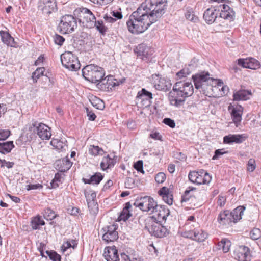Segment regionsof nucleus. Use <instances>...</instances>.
<instances>
[{"label":"nucleus","instance_id":"nucleus-28","mask_svg":"<svg viewBox=\"0 0 261 261\" xmlns=\"http://www.w3.org/2000/svg\"><path fill=\"white\" fill-rule=\"evenodd\" d=\"M193 62L195 63L194 60H192L191 62V63L188 65V67H185L180 71L176 73V75L181 79L182 77H186L187 75L190 74L192 71L193 70L196 66V65L193 64Z\"/></svg>","mask_w":261,"mask_h":261},{"label":"nucleus","instance_id":"nucleus-19","mask_svg":"<svg viewBox=\"0 0 261 261\" xmlns=\"http://www.w3.org/2000/svg\"><path fill=\"white\" fill-rule=\"evenodd\" d=\"M217 9H220L219 14L220 17L225 19H232L234 15V12L227 5H220Z\"/></svg>","mask_w":261,"mask_h":261},{"label":"nucleus","instance_id":"nucleus-49","mask_svg":"<svg viewBox=\"0 0 261 261\" xmlns=\"http://www.w3.org/2000/svg\"><path fill=\"white\" fill-rule=\"evenodd\" d=\"M250 236L253 240H258L261 237V231L259 229L254 228L250 232Z\"/></svg>","mask_w":261,"mask_h":261},{"label":"nucleus","instance_id":"nucleus-29","mask_svg":"<svg viewBox=\"0 0 261 261\" xmlns=\"http://www.w3.org/2000/svg\"><path fill=\"white\" fill-rule=\"evenodd\" d=\"M103 179V176L100 173H96L94 175H92L89 179H86L83 178V181L87 184H98L101 180Z\"/></svg>","mask_w":261,"mask_h":261},{"label":"nucleus","instance_id":"nucleus-40","mask_svg":"<svg viewBox=\"0 0 261 261\" xmlns=\"http://www.w3.org/2000/svg\"><path fill=\"white\" fill-rule=\"evenodd\" d=\"M77 245V243L76 240H72L69 241H67L64 243L62 245L61 250L64 252L69 248H72L73 249H74L76 247Z\"/></svg>","mask_w":261,"mask_h":261},{"label":"nucleus","instance_id":"nucleus-13","mask_svg":"<svg viewBox=\"0 0 261 261\" xmlns=\"http://www.w3.org/2000/svg\"><path fill=\"white\" fill-rule=\"evenodd\" d=\"M38 9L44 14L49 15L57 10L55 0H40L38 3Z\"/></svg>","mask_w":261,"mask_h":261},{"label":"nucleus","instance_id":"nucleus-58","mask_svg":"<svg viewBox=\"0 0 261 261\" xmlns=\"http://www.w3.org/2000/svg\"><path fill=\"white\" fill-rule=\"evenodd\" d=\"M65 41V39L59 35H56L54 38V41L56 44L61 46Z\"/></svg>","mask_w":261,"mask_h":261},{"label":"nucleus","instance_id":"nucleus-10","mask_svg":"<svg viewBox=\"0 0 261 261\" xmlns=\"http://www.w3.org/2000/svg\"><path fill=\"white\" fill-rule=\"evenodd\" d=\"M151 214L152 217L157 222L161 223L166 221L167 217L170 214V211L165 206L157 204Z\"/></svg>","mask_w":261,"mask_h":261},{"label":"nucleus","instance_id":"nucleus-57","mask_svg":"<svg viewBox=\"0 0 261 261\" xmlns=\"http://www.w3.org/2000/svg\"><path fill=\"white\" fill-rule=\"evenodd\" d=\"M86 110L88 119L90 121H94L96 118V115L88 108H86Z\"/></svg>","mask_w":261,"mask_h":261},{"label":"nucleus","instance_id":"nucleus-3","mask_svg":"<svg viewBox=\"0 0 261 261\" xmlns=\"http://www.w3.org/2000/svg\"><path fill=\"white\" fill-rule=\"evenodd\" d=\"M82 74L86 80L97 84L104 76L105 72L102 68L90 64L83 69Z\"/></svg>","mask_w":261,"mask_h":261},{"label":"nucleus","instance_id":"nucleus-42","mask_svg":"<svg viewBox=\"0 0 261 261\" xmlns=\"http://www.w3.org/2000/svg\"><path fill=\"white\" fill-rule=\"evenodd\" d=\"M196 188L193 187H189L188 188V189H187L184 194L182 196V202H186L189 200L193 201V199L195 198L194 197L192 196L191 195H189L190 192L192 191L195 190Z\"/></svg>","mask_w":261,"mask_h":261},{"label":"nucleus","instance_id":"nucleus-20","mask_svg":"<svg viewBox=\"0 0 261 261\" xmlns=\"http://www.w3.org/2000/svg\"><path fill=\"white\" fill-rule=\"evenodd\" d=\"M217 220L220 224L224 226L231 225L232 223H233L231 214L228 210L221 212L218 215Z\"/></svg>","mask_w":261,"mask_h":261},{"label":"nucleus","instance_id":"nucleus-4","mask_svg":"<svg viewBox=\"0 0 261 261\" xmlns=\"http://www.w3.org/2000/svg\"><path fill=\"white\" fill-rule=\"evenodd\" d=\"M195 88L201 89L203 94H205V90L212 89L213 83L215 80L210 77L208 72L203 71L192 76Z\"/></svg>","mask_w":261,"mask_h":261},{"label":"nucleus","instance_id":"nucleus-2","mask_svg":"<svg viewBox=\"0 0 261 261\" xmlns=\"http://www.w3.org/2000/svg\"><path fill=\"white\" fill-rule=\"evenodd\" d=\"M194 88L191 82H176L170 92L169 100L172 106L179 107L183 105L186 98L191 96Z\"/></svg>","mask_w":261,"mask_h":261},{"label":"nucleus","instance_id":"nucleus-1","mask_svg":"<svg viewBox=\"0 0 261 261\" xmlns=\"http://www.w3.org/2000/svg\"><path fill=\"white\" fill-rule=\"evenodd\" d=\"M166 3L163 0H145L129 16L127 21L128 30L139 34L146 30L165 13Z\"/></svg>","mask_w":261,"mask_h":261},{"label":"nucleus","instance_id":"nucleus-32","mask_svg":"<svg viewBox=\"0 0 261 261\" xmlns=\"http://www.w3.org/2000/svg\"><path fill=\"white\" fill-rule=\"evenodd\" d=\"M14 147L12 141L0 142V152L6 154L10 152Z\"/></svg>","mask_w":261,"mask_h":261},{"label":"nucleus","instance_id":"nucleus-38","mask_svg":"<svg viewBox=\"0 0 261 261\" xmlns=\"http://www.w3.org/2000/svg\"><path fill=\"white\" fill-rule=\"evenodd\" d=\"M93 27H95L96 30L102 35L106 34L107 32L108 28L104 25L102 20L96 21L95 20Z\"/></svg>","mask_w":261,"mask_h":261},{"label":"nucleus","instance_id":"nucleus-47","mask_svg":"<svg viewBox=\"0 0 261 261\" xmlns=\"http://www.w3.org/2000/svg\"><path fill=\"white\" fill-rule=\"evenodd\" d=\"M59 164L65 165V167H63L60 170L61 171H66L70 169L72 166V163L68 159H63L59 161Z\"/></svg>","mask_w":261,"mask_h":261},{"label":"nucleus","instance_id":"nucleus-16","mask_svg":"<svg viewBox=\"0 0 261 261\" xmlns=\"http://www.w3.org/2000/svg\"><path fill=\"white\" fill-rule=\"evenodd\" d=\"M238 64L244 68L256 69L259 68L260 63L257 60L251 58L249 59H240Z\"/></svg>","mask_w":261,"mask_h":261},{"label":"nucleus","instance_id":"nucleus-18","mask_svg":"<svg viewBox=\"0 0 261 261\" xmlns=\"http://www.w3.org/2000/svg\"><path fill=\"white\" fill-rule=\"evenodd\" d=\"M219 11L220 9H217L215 7L208 8L204 12L203 18L207 23L212 24L216 20Z\"/></svg>","mask_w":261,"mask_h":261},{"label":"nucleus","instance_id":"nucleus-22","mask_svg":"<svg viewBox=\"0 0 261 261\" xmlns=\"http://www.w3.org/2000/svg\"><path fill=\"white\" fill-rule=\"evenodd\" d=\"M247 137L244 134L232 135L229 134L223 138V142L225 144L241 143L245 141Z\"/></svg>","mask_w":261,"mask_h":261},{"label":"nucleus","instance_id":"nucleus-24","mask_svg":"<svg viewBox=\"0 0 261 261\" xmlns=\"http://www.w3.org/2000/svg\"><path fill=\"white\" fill-rule=\"evenodd\" d=\"M135 52L138 56H141L142 59L147 58L148 56L151 54V49L144 44L139 45L135 49Z\"/></svg>","mask_w":261,"mask_h":261},{"label":"nucleus","instance_id":"nucleus-26","mask_svg":"<svg viewBox=\"0 0 261 261\" xmlns=\"http://www.w3.org/2000/svg\"><path fill=\"white\" fill-rule=\"evenodd\" d=\"M243 108L241 106L233 107L231 111V116L234 123L238 125L242 120Z\"/></svg>","mask_w":261,"mask_h":261},{"label":"nucleus","instance_id":"nucleus-9","mask_svg":"<svg viewBox=\"0 0 261 261\" xmlns=\"http://www.w3.org/2000/svg\"><path fill=\"white\" fill-rule=\"evenodd\" d=\"M116 225L112 224L104 227L101 230L102 233L103 241L108 243L114 242L118 238V233L116 231Z\"/></svg>","mask_w":261,"mask_h":261},{"label":"nucleus","instance_id":"nucleus-44","mask_svg":"<svg viewBox=\"0 0 261 261\" xmlns=\"http://www.w3.org/2000/svg\"><path fill=\"white\" fill-rule=\"evenodd\" d=\"M199 173L200 174H203L204 173V170L203 169L200 170L199 171H190L189 173L188 177L189 180L193 183H195L197 180V178L199 175Z\"/></svg>","mask_w":261,"mask_h":261},{"label":"nucleus","instance_id":"nucleus-54","mask_svg":"<svg viewBox=\"0 0 261 261\" xmlns=\"http://www.w3.org/2000/svg\"><path fill=\"white\" fill-rule=\"evenodd\" d=\"M143 161L141 160H139L137 161L136 163L134 164V167L136 169L138 172H140L142 173H144V171L143 169Z\"/></svg>","mask_w":261,"mask_h":261},{"label":"nucleus","instance_id":"nucleus-60","mask_svg":"<svg viewBox=\"0 0 261 261\" xmlns=\"http://www.w3.org/2000/svg\"><path fill=\"white\" fill-rule=\"evenodd\" d=\"M42 188H43L42 185L40 184H30V185H28L27 186V190L41 189Z\"/></svg>","mask_w":261,"mask_h":261},{"label":"nucleus","instance_id":"nucleus-11","mask_svg":"<svg viewBox=\"0 0 261 261\" xmlns=\"http://www.w3.org/2000/svg\"><path fill=\"white\" fill-rule=\"evenodd\" d=\"M152 99V94L150 92L143 88L137 93L136 101L137 103H140L142 107H148L151 104V99Z\"/></svg>","mask_w":261,"mask_h":261},{"label":"nucleus","instance_id":"nucleus-37","mask_svg":"<svg viewBox=\"0 0 261 261\" xmlns=\"http://www.w3.org/2000/svg\"><path fill=\"white\" fill-rule=\"evenodd\" d=\"M185 17L187 20L194 22L198 20V17L194 14L193 8L189 7L186 8Z\"/></svg>","mask_w":261,"mask_h":261},{"label":"nucleus","instance_id":"nucleus-59","mask_svg":"<svg viewBox=\"0 0 261 261\" xmlns=\"http://www.w3.org/2000/svg\"><path fill=\"white\" fill-rule=\"evenodd\" d=\"M163 122L170 126L171 128H174L175 126L174 121L170 118H166L163 120Z\"/></svg>","mask_w":261,"mask_h":261},{"label":"nucleus","instance_id":"nucleus-50","mask_svg":"<svg viewBox=\"0 0 261 261\" xmlns=\"http://www.w3.org/2000/svg\"><path fill=\"white\" fill-rule=\"evenodd\" d=\"M47 254L53 261H61V256L54 251H47Z\"/></svg>","mask_w":261,"mask_h":261},{"label":"nucleus","instance_id":"nucleus-64","mask_svg":"<svg viewBox=\"0 0 261 261\" xmlns=\"http://www.w3.org/2000/svg\"><path fill=\"white\" fill-rule=\"evenodd\" d=\"M194 230L192 231H186L183 233V236L186 238H190L194 240Z\"/></svg>","mask_w":261,"mask_h":261},{"label":"nucleus","instance_id":"nucleus-61","mask_svg":"<svg viewBox=\"0 0 261 261\" xmlns=\"http://www.w3.org/2000/svg\"><path fill=\"white\" fill-rule=\"evenodd\" d=\"M127 258L129 261H141V258L135 253L130 254L127 256Z\"/></svg>","mask_w":261,"mask_h":261},{"label":"nucleus","instance_id":"nucleus-17","mask_svg":"<svg viewBox=\"0 0 261 261\" xmlns=\"http://www.w3.org/2000/svg\"><path fill=\"white\" fill-rule=\"evenodd\" d=\"M107 261H119L118 251L115 246L105 248L103 254Z\"/></svg>","mask_w":261,"mask_h":261},{"label":"nucleus","instance_id":"nucleus-48","mask_svg":"<svg viewBox=\"0 0 261 261\" xmlns=\"http://www.w3.org/2000/svg\"><path fill=\"white\" fill-rule=\"evenodd\" d=\"M56 215L55 214V212L50 208H48L45 210L44 217V218L46 219L47 220H53L56 218Z\"/></svg>","mask_w":261,"mask_h":261},{"label":"nucleus","instance_id":"nucleus-56","mask_svg":"<svg viewBox=\"0 0 261 261\" xmlns=\"http://www.w3.org/2000/svg\"><path fill=\"white\" fill-rule=\"evenodd\" d=\"M125 186L128 189L133 188L135 186L134 179L132 178H127L125 182Z\"/></svg>","mask_w":261,"mask_h":261},{"label":"nucleus","instance_id":"nucleus-6","mask_svg":"<svg viewBox=\"0 0 261 261\" xmlns=\"http://www.w3.org/2000/svg\"><path fill=\"white\" fill-rule=\"evenodd\" d=\"M62 64L71 71H77L80 68V63L77 58L71 51H65L61 55Z\"/></svg>","mask_w":261,"mask_h":261},{"label":"nucleus","instance_id":"nucleus-33","mask_svg":"<svg viewBox=\"0 0 261 261\" xmlns=\"http://www.w3.org/2000/svg\"><path fill=\"white\" fill-rule=\"evenodd\" d=\"M131 207L132 205L129 202H127L125 204V206L123 208L119 216L120 220L126 221L130 218L131 214L130 213L129 209Z\"/></svg>","mask_w":261,"mask_h":261},{"label":"nucleus","instance_id":"nucleus-46","mask_svg":"<svg viewBox=\"0 0 261 261\" xmlns=\"http://www.w3.org/2000/svg\"><path fill=\"white\" fill-rule=\"evenodd\" d=\"M45 69L43 67L38 68L33 73L32 75V79L34 82H36L41 75L43 74Z\"/></svg>","mask_w":261,"mask_h":261},{"label":"nucleus","instance_id":"nucleus-63","mask_svg":"<svg viewBox=\"0 0 261 261\" xmlns=\"http://www.w3.org/2000/svg\"><path fill=\"white\" fill-rule=\"evenodd\" d=\"M111 14L112 15V16L114 17L115 19H116V20L117 19H119L122 18V14L121 12L119 11H113L111 12Z\"/></svg>","mask_w":261,"mask_h":261},{"label":"nucleus","instance_id":"nucleus-35","mask_svg":"<svg viewBox=\"0 0 261 261\" xmlns=\"http://www.w3.org/2000/svg\"><path fill=\"white\" fill-rule=\"evenodd\" d=\"M194 240L198 242L204 241L207 238V234L202 229H194Z\"/></svg>","mask_w":261,"mask_h":261},{"label":"nucleus","instance_id":"nucleus-53","mask_svg":"<svg viewBox=\"0 0 261 261\" xmlns=\"http://www.w3.org/2000/svg\"><path fill=\"white\" fill-rule=\"evenodd\" d=\"M256 168L255 161L253 159H250L248 162L247 170L253 172Z\"/></svg>","mask_w":261,"mask_h":261},{"label":"nucleus","instance_id":"nucleus-25","mask_svg":"<svg viewBox=\"0 0 261 261\" xmlns=\"http://www.w3.org/2000/svg\"><path fill=\"white\" fill-rule=\"evenodd\" d=\"M251 92L249 90H240L233 93V100L236 101L246 100L249 98Z\"/></svg>","mask_w":261,"mask_h":261},{"label":"nucleus","instance_id":"nucleus-31","mask_svg":"<svg viewBox=\"0 0 261 261\" xmlns=\"http://www.w3.org/2000/svg\"><path fill=\"white\" fill-rule=\"evenodd\" d=\"M115 162L111 158L109 155L103 158L100 163V167L102 170H106L107 169L111 168L113 167Z\"/></svg>","mask_w":261,"mask_h":261},{"label":"nucleus","instance_id":"nucleus-62","mask_svg":"<svg viewBox=\"0 0 261 261\" xmlns=\"http://www.w3.org/2000/svg\"><path fill=\"white\" fill-rule=\"evenodd\" d=\"M203 184H208L212 179L211 176L209 175V174L207 172H205V171L204 173L203 174Z\"/></svg>","mask_w":261,"mask_h":261},{"label":"nucleus","instance_id":"nucleus-14","mask_svg":"<svg viewBox=\"0 0 261 261\" xmlns=\"http://www.w3.org/2000/svg\"><path fill=\"white\" fill-rule=\"evenodd\" d=\"M233 256L238 261H249L250 249L248 247L241 246L234 251Z\"/></svg>","mask_w":261,"mask_h":261},{"label":"nucleus","instance_id":"nucleus-55","mask_svg":"<svg viewBox=\"0 0 261 261\" xmlns=\"http://www.w3.org/2000/svg\"><path fill=\"white\" fill-rule=\"evenodd\" d=\"M155 179L158 183H163L166 179V175L163 172H160L156 175Z\"/></svg>","mask_w":261,"mask_h":261},{"label":"nucleus","instance_id":"nucleus-21","mask_svg":"<svg viewBox=\"0 0 261 261\" xmlns=\"http://www.w3.org/2000/svg\"><path fill=\"white\" fill-rule=\"evenodd\" d=\"M149 231L152 235L157 238H163L168 233L167 228L158 223L152 225Z\"/></svg>","mask_w":261,"mask_h":261},{"label":"nucleus","instance_id":"nucleus-15","mask_svg":"<svg viewBox=\"0 0 261 261\" xmlns=\"http://www.w3.org/2000/svg\"><path fill=\"white\" fill-rule=\"evenodd\" d=\"M118 85L117 81L112 76H108L106 78H102L97 84L101 90L107 91L111 90L113 87Z\"/></svg>","mask_w":261,"mask_h":261},{"label":"nucleus","instance_id":"nucleus-51","mask_svg":"<svg viewBox=\"0 0 261 261\" xmlns=\"http://www.w3.org/2000/svg\"><path fill=\"white\" fill-rule=\"evenodd\" d=\"M10 135L9 129H3L0 128V141H3L7 139Z\"/></svg>","mask_w":261,"mask_h":261},{"label":"nucleus","instance_id":"nucleus-27","mask_svg":"<svg viewBox=\"0 0 261 261\" xmlns=\"http://www.w3.org/2000/svg\"><path fill=\"white\" fill-rule=\"evenodd\" d=\"M245 207L243 206H239L232 212H230L233 223H236L238 220L242 219Z\"/></svg>","mask_w":261,"mask_h":261},{"label":"nucleus","instance_id":"nucleus-23","mask_svg":"<svg viewBox=\"0 0 261 261\" xmlns=\"http://www.w3.org/2000/svg\"><path fill=\"white\" fill-rule=\"evenodd\" d=\"M160 195L162 196L164 201L171 205L173 203V196L170 191V190L166 187H163L158 192Z\"/></svg>","mask_w":261,"mask_h":261},{"label":"nucleus","instance_id":"nucleus-12","mask_svg":"<svg viewBox=\"0 0 261 261\" xmlns=\"http://www.w3.org/2000/svg\"><path fill=\"white\" fill-rule=\"evenodd\" d=\"M36 132L39 137L42 140H49L51 136L50 128L43 123H35L33 124Z\"/></svg>","mask_w":261,"mask_h":261},{"label":"nucleus","instance_id":"nucleus-8","mask_svg":"<svg viewBox=\"0 0 261 261\" xmlns=\"http://www.w3.org/2000/svg\"><path fill=\"white\" fill-rule=\"evenodd\" d=\"M134 204L142 211L151 214L156 206L157 203L151 197L144 196L137 199Z\"/></svg>","mask_w":261,"mask_h":261},{"label":"nucleus","instance_id":"nucleus-30","mask_svg":"<svg viewBox=\"0 0 261 261\" xmlns=\"http://www.w3.org/2000/svg\"><path fill=\"white\" fill-rule=\"evenodd\" d=\"M0 35L2 38V41L8 46L11 47H15V42L14 38L6 32H0Z\"/></svg>","mask_w":261,"mask_h":261},{"label":"nucleus","instance_id":"nucleus-52","mask_svg":"<svg viewBox=\"0 0 261 261\" xmlns=\"http://www.w3.org/2000/svg\"><path fill=\"white\" fill-rule=\"evenodd\" d=\"M92 105L96 109L99 110H103L105 108V105L103 101L100 99H96L93 102H92Z\"/></svg>","mask_w":261,"mask_h":261},{"label":"nucleus","instance_id":"nucleus-7","mask_svg":"<svg viewBox=\"0 0 261 261\" xmlns=\"http://www.w3.org/2000/svg\"><path fill=\"white\" fill-rule=\"evenodd\" d=\"M77 27L75 18L71 15H65L62 16L59 24L60 32L63 34L71 33Z\"/></svg>","mask_w":261,"mask_h":261},{"label":"nucleus","instance_id":"nucleus-41","mask_svg":"<svg viewBox=\"0 0 261 261\" xmlns=\"http://www.w3.org/2000/svg\"><path fill=\"white\" fill-rule=\"evenodd\" d=\"M87 202L90 213L93 215H96L98 211V207L97 203L95 200L88 201Z\"/></svg>","mask_w":261,"mask_h":261},{"label":"nucleus","instance_id":"nucleus-45","mask_svg":"<svg viewBox=\"0 0 261 261\" xmlns=\"http://www.w3.org/2000/svg\"><path fill=\"white\" fill-rule=\"evenodd\" d=\"M103 151V150L98 146L91 145L89 149V153L94 156L102 154Z\"/></svg>","mask_w":261,"mask_h":261},{"label":"nucleus","instance_id":"nucleus-39","mask_svg":"<svg viewBox=\"0 0 261 261\" xmlns=\"http://www.w3.org/2000/svg\"><path fill=\"white\" fill-rule=\"evenodd\" d=\"M231 245L230 241L227 239H223L218 243V247L220 249L226 253L229 251Z\"/></svg>","mask_w":261,"mask_h":261},{"label":"nucleus","instance_id":"nucleus-5","mask_svg":"<svg viewBox=\"0 0 261 261\" xmlns=\"http://www.w3.org/2000/svg\"><path fill=\"white\" fill-rule=\"evenodd\" d=\"M74 15L80 22L85 23L87 27H92L96 17L92 12L86 8H79L74 11Z\"/></svg>","mask_w":261,"mask_h":261},{"label":"nucleus","instance_id":"nucleus-34","mask_svg":"<svg viewBox=\"0 0 261 261\" xmlns=\"http://www.w3.org/2000/svg\"><path fill=\"white\" fill-rule=\"evenodd\" d=\"M154 81L153 84L156 89L159 90H164L166 86L165 84V80L159 77V75H155L153 77Z\"/></svg>","mask_w":261,"mask_h":261},{"label":"nucleus","instance_id":"nucleus-43","mask_svg":"<svg viewBox=\"0 0 261 261\" xmlns=\"http://www.w3.org/2000/svg\"><path fill=\"white\" fill-rule=\"evenodd\" d=\"M50 144L57 150H61L64 148L66 144L58 139H53L50 141Z\"/></svg>","mask_w":261,"mask_h":261},{"label":"nucleus","instance_id":"nucleus-36","mask_svg":"<svg viewBox=\"0 0 261 261\" xmlns=\"http://www.w3.org/2000/svg\"><path fill=\"white\" fill-rule=\"evenodd\" d=\"M45 224L44 221L41 219L40 216H36L31 221V227L33 229L36 230L40 228L39 226L44 225Z\"/></svg>","mask_w":261,"mask_h":261}]
</instances>
